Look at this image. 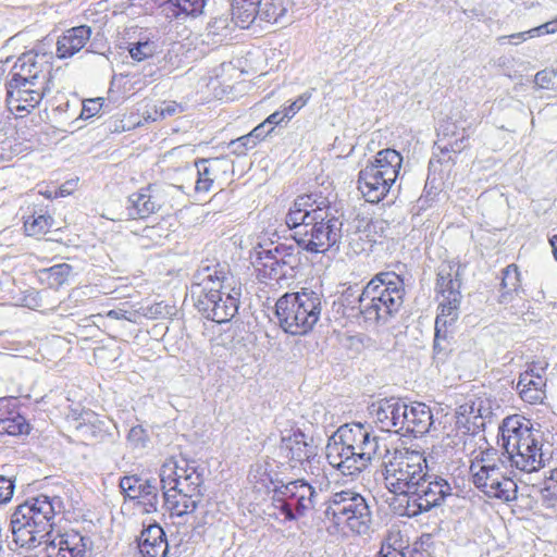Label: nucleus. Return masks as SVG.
Segmentation results:
<instances>
[{
	"label": "nucleus",
	"mask_w": 557,
	"mask_h": 557,
	"mask_svg": "<svg viewBox=\"0 0 557 557\" xmlns=\"http://www.w3.org/2000/svg\"><path fill=\"white\" fill-rule=\"evenodd\" d=\"M197 476V481L200 484L203 483L202 473L198 471V468L194 462H189L186 459H166L160 469V482L162 488L183 487L184 484H189V479Z\"/></svg>",
	"instance_id": "nucleus-21"
},
{
	"label": "nucleus",
	"mask_w": 557,
	"mask_h": 557,
	"mask_svg": "<svg viewBox=\"0 0 557 557\" xmlns=\"http://www.w3.org/2000/svg\"><path fill=\"white\" fill-rule=\"evenodd\" d=\"M83 420H84V421H88V422L91 424V426H88V425H87V424H85V423H79V424L77 425V429H78V430H82L84 433H86L89 429H94V428L96 426V424H95L96 422H100V421L95 417V414H94V413H91V412H85V413H84V417H83Z\"/></svg>",
	"instance_id": "nucleus-60"
},
{
	"label": "nucleus",
	"mask_w": 557,
	"mask_h": 557,
	"mask_svg": "<svg viewBox=\"0 0 557 557\" xmlns=\"http://www.w3.org/2000/svg\"><path fill=\"white\" fill-rule=\"evenodd\" d=\"M71 271L72 268L70 264L60 263L42 270L40 272V278L46 282L50 288H59L67 281Z\"/></svg>",
	"instance_id": "nucleus-38"
},
{
	"label": "nucleus",
	"mask_w": 557,
	"mask_h": 557,
	"mask_svg": "<svg viewBox=\"0 0 557 557\" xmlns=\"http://www.w3.org/2000/svg\"><path fill=\"white\" fill-rule=\"evenodd\" d=\"M127 440L134 447H144L147 442L145 429L140 425L133 426L127 434Z\"/></svg>",
	"instance_id": "nucleus-49"
},
{
	"label": "nucleus",
	"mask_w": 557,
	"mask_h": 557,
	"mask_svg": "<svg viewBox=\"0 0 557 557\" xmlns=\"http://www.w3.org/2000/svg\"><path fill=\"white\" fill-rule=\"evenodd\" d=\"M14 492V482L3 475H0V504L11 500Z\"/></svg>",
	"instance_id": "nucleus-52"
},
{
	"label": "nucleus",
	"mask_w": 557,
	"mask_h": 557,
	"mask_svg": "<svg viewBox=\"0 0 557 557\" xmlns=\"http://www.w3.org/2000/svg\"><path fill=\"white\" fill-rule=\"evenodd\" d=\"M502 445L511 466L524 472H535L544 467L540 432L529 420L515 414L503 420L499 426Z\"/></svg>",
	"instance_id": "nucleus-5"
},
{
	"label": "nucleus",
	"mask_w": 557,
	"mask_h": 557,
	"mask_svg": "<svg viewBox=\"0 0 557 557\" xmlns=\"http://www.w3.org/2000/svg\"><path fill=\"white\" fill-rule=\"evenodd\" d=\"M409 495L407 515L417 516L438 506L451 494L450 484L443 478L424 472Z\"/></svg>",
	"instance_id": "nucleus-14"
},
{
	"label": "nucleus",
	"mask_w": 557,
	"mask_h": 557,
	"mask_svg": "<svg viewBox=\"0 0 557 557\" xmlns=\"http://www.w3.org/2000/svg\"><path fill=\"white\" fill-rule=\"evenodd\" d=\"M458 423H469L478 425V419H486L492 416V408L488 400L476 398L470 403L460 405L457 409Z\"/></svg>",
	"instance_id": "nucleus-33"
},
{
	"label": "nucleus",
	"mask_w": 557,
	"mask_h": 557,
	"mask_svg": "<svg viewBox=\"0 0 557 557\" xmlns=\"http://www.w3.org/2000/svg\"><path fill=\"white\" fill-rule=\"evenodd\" d=\"M131 57L136 61H143L154 53V45L149 41L137 42L128 49Z\"/></svg>",
	"instance_id": "nucleus-45"
},
{
	"label": "nucleus",
	"mask_w": 557,
	"mask_h": 557,
	"mask_svg": "<svg viewBox=\"0 0 557 557\" xmlns=\"http://www.w3.org/2000/svg\"><path fill=\"white\" fill-rule=\"evenodd\" d=\"M462 141H434L433 156L438 162H445L453 159V154L460 152L463 147Z\"/></svg>",
	"instance_id": "nucleus-40"
},
{
	"label": "nucleus",
	"mask_w": 557,
	"mask_h": 557,
	"mask_svg": "<svg viewBox=\"0 0 557 557\" xmlns=\"http://www.w3.org/2000/svg\"><path fill=\"white\" fill-rule=\"evenodd\" d=\"M278 132H275L274 126H268L263 121L256 126L251 132L245 135H239L235 139H264L267 136H278Z\"/></svg>",
	"instance_id": "nucleus-43"
},
{
	"label": "nucleus",
	"mask_w": 557,
	"mask_h": 557,
	"mask_svg": "<svg viewBox=\"0 0 557 557\" xmlns=\"http://www.w3.org/2000/svg\"><path fill=\"white\" fill-rule=\"evenodd\" d=\"M323 507V521L330 532L369 533L372 512L360 493L351 488L332 492Z\"/></svg>",
	"instance_id": "nucleus-6"
},
{
	"label": "nucleus",
	"mask_w": 557,
	"mask_h": 557,
	"mask_svg": "<svg viewBox=\"0 0 557 557\" xmlns=\"http://www.w3.org/2000/svg\"><path fill=\"white\" fill-rule=\"evenodd\" d=\"M301 197H308V203L306 206L307 209L329 208L327 206H322L323 202L317 203L315 200H312L310 195H302Z\"/></svg>",
	"instance_id": "nucleus-63"
},
{
	"label": "nucleus",
	"mask_w": 557,
	"mask_h": 557,
	"mask_svg": "<svg viewBox=\"0 0 557 557\" xmlns=\"http://www.w3.org/2000/svg\"><path fill=\"white\" fill-rule=\"evenodd\" d=\"M401 163V154L395 149L386 148L379 151L374 161L369 165L376 168V170L382 172L383 176L391 178V181L395 183L398 177Z\"/></svg>",
	"instance_id": "nucleus-32"
},
{
	"label": "nucleus",
	"mask_w": 557,
	"mask_h": 557,
	"mask_svg": "<svg viewBox=\"0 0 557 557\" xmlns=\"http://www.w3.org/2000/svg\"><path fill=\"white\" fill-rule=\"evenodd\" d=\"M161 14L169 21L182 20L175 0H166L160 5Z\"/></svg>",
	"instance_id": "nucleus-53"
},
{
	"label": "nucleus",
	"mask_w": 557,
	"mask_h": 557,
	"mask_svg": "<svg viewBox=\"0 0 557 557\" xmlns=\"http://www.w3.org/2000/svg\"><path fill=\"white\" fill-rule=\"evenodd\" d=\"M29 424L10 399L0 400V435L27 434Z\"/></svg>",
	"instance_id": "nucleus-25"
},
{
	"label": "nucleus",
	"mask_w": 557,
	"mask_h": 557,
	"mask_svg": "<svg viewBox=\"0 0 557 557\" xmlns=\"http://www.w3.org/2000/svg\"><path fill=\"white\" fill-rule=\"evenodd\" d=\"M547 362H533L529 364L528 369L524 372H531V374L543 375L547 369Z\"/></svg>",
	"instance_id": "nucleus-62"
},
{
	"label": "nucleus",
	"mask_w": 557,
	"mask_h": 557,
	"mask_svg": "<svg viewBox=\"0 0 557 557\" xmlns=\"http://www.w3.org/2000/svg\"><path fill=\"white\" fill-rule=\"evenodd\" d=\"M553 76H555V74L553 72L540 71L536 73L534 82L541 88H548Z\"/></svg>",
	"instance_id": "nucleus-57"
},
{
	"label": "nucleus",
	"mask_w": 557,
	"mask_h": 557,
	"mask_svg": "<svg viewBox=\"0 0 557 557\" xmlns=\"http://www.w3.org/2000/svg\"><path fill=\"white\" fill-rule=\"evenodd\" d=\"M404 420L400 434H413L414 436L428 433L434 423L430 407L422 403L407 404Z\"/></svg>",
	"instance_id": "nucleus-24"
},
{
	"label": "nucleus",
	"mask_w": 557,
	"mask_h": 557,
	"mask_svg": "<svg viewBox=\"0 0 557 557\" xmlns=\"http://www.w3.org/2000/svg\"><path fill=\"white\" fill-rule=\"evenodd\" d=\"M194 287L199 289L197 307L207 319L225 323L237 313L240 288L219 264L199 269L195 274Z\"/></svg>",
	"instance_id": "nucleus-2"
},
{
	"label": "nucleus",
	"mask_w": 557,
	"mask_h": 557,
	"mask_svg": "<svg viewBox=\"0 0 557 557\" xmlns=\"http://www.w3.org/2000/svg\"><path fill=\"white\" fill-rule=\"evenodd\" d=\"M299 261L294 247L277 245L273 249H262L258 252L256 269L261 277L278 282L293 277Z\"/></svg>",
	"instance_id": "nucleus-13"
},
{
	"label": "nucleus",
	"mask_w": 557,
	"mask_h": 557,
	"mask_svg": "<svg viewBox=\"0 0 557 557\" xmlns=\"http://www.w3.org/2000/svg\"><path fill=\"white\" fill-rule=\"evenodd\" d=\"M380 438L361 423L339 426L325 447L327 462L344 476L360 474L384 454Z\"/></svg>",
	"instance_id": "nucleus-1"
},
{
	"label": "nucleus",
	"mask_w": 557,
	"mask_h": 557,
	"mask_svg": "<svg viewBox=\"0 0 557 557\" xmlns=\"http://www.w3.org/2000/svg\"><path fill=\"white\" fill-rule=\"evenodd\" d=\"M405 296L403 278L395 272L376 274L357 298L356 314L370 325H383L400 310ZM355 310V307L351 308Z\"/></svg>",
	"instance_id": "nucleus-3"
},
{
	"label": "nucleus",
	"mask_w": 557,
	"mask_h": 557,
	"mask_svg": "<svg viewBox=\"0 0 557 557\" xmlns=\"http://www.w3.org/2000/svg\"><path fill=\"white\" fill-rule=\"evenodd\" d=\"M28 82L12 78L5 84L7 102L11 110L18 112H30L42 100L45 94L49 90L45 85H30Z\"/></svg>",
	"instance_id": "nucleus-17"
},
{
	"label": "nucleus",
	"mask_w": 557,
	"mask_h": 557,
	"mask_svg": "<svg viewBox=\"0 0 557 557\" xmlns=\"http://www.w3.org/2000/svg\"><path fill=\"white\" fill-rule=\"evenodd\" d=\"M107 318L115 319V320H126L132 323H136L139 318V311L137 310H127L124 308H116L109 310L106 313Z\"/></svg>",
	"instance_id": "nucleus-48"
},
{
	"label": "nucleus",
	"mask_w": 557,
	"mask_h": 557,
	"mask_svg": "<svg viewBox=\"0 0 557 557\" xmlns=\"http://www.w3.org/2000/svg\"><path fill=\"white\" fill-rule=\"evenodd\" d=\"M160 115L172 116L183 111V107L175 101H163L158 109Z\"/></svg>",
	"instance_id": "nucleus-55"
},
{
	"label": "nucleus",
	"mask_w": 557,
	"mask_h": 557,
	"mask_svg": "<svg viewBox=\"0 0 557 557\" xmlns=\"http://www.w3.org/2000/svg\"><path fill=\"white\" fill-rule=\"evenodd\" d=\"M342 225L330 208H318L312 222L305 223L298 228V232L294 233V239L304 250L322 253L338 242Z\"/></svg>",
	"instance_id": "nucleus-10"
},
{
	"label": "nucleus",
	"mask_w": 557,
	"mask_h": 557,
	"mask_svg": "<svg viewBox=\"0 0 557 557\" xmlns=\"http://www.w3.org/2000/svg\"><path fill=\"white\" fill-rule=\"evenodd\" d=\"M128 202V215L133 219H144L160 207V203L152 196L150 188L133 194L129 196Z\"/></svg>",
	"instance_id": "nucleus-30"
},
{
	"label": "nucleus",
	"mask_w": 557,
	"mask_h": 557,
	"mask_svg": "<svg viewBox=\"0 0 557 557\" xmlns=\"http://www.w3.org/2000/svg\"><path fill=\"white\" fill-rule=\"evenodd\" d=\"M394 182L382 175V172L371 165H367L359 172L358 189L366 201L379 203L388 194Z\"/></svg>",
	"instance_id": "nucleus-22"
},
{
	"label": "nucleus",
	"mask_w": 557,
	"mask_h": 557,
	"mask_svg": "<svg viewBox=\"0 0 557 557\" xmlns=\"http://www.w3.org/2000/svg\"><path fill=\"white\" fill-rule=\"evenodd\" d=\"M138 548L143 557H166L169 545L163 529L150 524L141 532Z\"/></svg>",
	"instance_id": "nucleus-26"
},
{
	"label": "nucleus",
	"mask_w": 557,
	"mask_h": 557,
	"mask_svg": "<svg viewBox=\"0 0 557 557\" xmlns=\"http://www.w3.org/2000/svg\"><path fill=\"white\" fill-rule=\"evenodd\" d=\"M77 182L78 180L75 178V180H70V181H66L64 184H62L55 191H54V196L55 197H65V196H69L71 195L76 186H77Z\"/></svg>",
	"instance_id": "nucleus-56"
},
{
	"label": "nucleus",
	"mask_w": 557,
	"mask_h": 557,
	"mask_svg": "<svg viewBox=\"0 0 557 557\" xmlns=\"http://www.w3.org/2000/svg\"><path fill=\"white\" fill-rule=\"evenodd\" d=\"M275 312L281 327L292 335H305L320 319L322 294L308 288L278 298Z\"/></svg>",
	"instance_id": "nucleus-7"
},
{
	"label": "nucleus",
	"mask_w": 557,
	"mask_h": 557,
	"mask_svg": "<svg viewBox=\"0 0 557 557\" xmlns=\"http://www.w3.org/2000/svg\"><path fill=\"white\" fill-rule=\"evenodd\" d=\"M280 451L288 459L292 468L300 467L308 474L319 475L318 447L300 429L282 432Z\"/></svg>",
	"instance_id": "nucleus-12"
},
{
	"label": "nucleus",
	"mask_w": 557,
	"mask_h": 557,
	"mask_svg": "<svg viewBox=\"0 0 557 557\" xmlns=\"http://www.w3.org/2000/svg\"><path fill=\"white\" fill-rule=\"evenodd\" d=\"M198 180L196 182V190L197 191H208L212 184V180L209 177V171L206 166L201 170L198 168L197 170Z\"/></svg>",
	"instance_id": "nucleus-54"
},
{
	"label": "nucleus",
	"mask_w": 557,
	"mask_h": 557,
	"mask_svg": "<svg viewBox=\"0 0 557 557\" xmlns=\"http://www.w3.org/2000/svg\"><path fill=\"white\" fill-rule=\"evenodd\" d=\"M504 469V462L495 450L481 451L470 466L472 482L487 497L511 502L516 498L517 484Z\"/></svg>",
	"instance_id": "nucleus-9"
},
{
	"label": "nucleus",
	"mask_w": 557,
	"mask_h": 557,
	"mask_svg": "<svg viewBox=\"0 0 557 557\" xmlns=\"http://www.w3.org/2000/svg\"><path fill=\"white\" fill-rule=\"evenodd\" d=\"M47 557H92V541L88 535L70 530L46 542Z\"/></svg>",
	"instance_id": "nucleus-16"
},
{
	"label": "nucleus",
	"mask_w": 557,
	"mask_h": 557,
	"mask_svg": "<svg viewBox=\"0 0 557 557\" xmlns=\"http://www.w3.org/2000/svg\"><path fill=\"white\" fill-rule=\"evenodd\" d=\"M22 144L12 145V141H0V162L9 161L14 154L22 152Z\"/></svg>",
	"instance_id": "nucleus-51"
},
{
	"label": "nucleus",
	"mask_w": 557,
	"mask_h": 557,
	"mask_svg": "<svg viewBox=\"0 0 557 557\" xmlns=\"http://www.w3.org/2000/svg\"><path fill=\"white\" fill-rule=\"evenodd\" d=\"M260 4L261 0H233L232 22L240 28H248L259 18Z\"/></svg>",
	"instance_id": "nucleus-31"
},
{
	"label": "nucleus",
	"mask_w": 557,
	"mask_h": 557,
	"mask_svg": "<svg viewBox=\"0 0 557 557\" xmlns=\"http://www.w3.org/2000/svg\"><path fill=\"white\" fill-rule=\"evenodd\" d=\"M51 65L45 55H39L33 51L23 53L14 63L12 69V78L28 82L27 84H37L48 86Z\"/></svg>",
	"instance_id": "nucleus-19"
},
{
	"label": "nucleus",
	"mask_w": 557,
	"mask_h": 557,
	"mask_svg": "<svg viewBox=\"0 0 557 557\" xmlns=\"http://www.w3.org/2000/svg\"><path fill=\"white\" fill-rule=\"evenodd\" d=\"M380 557H405L404 552L392 546H382Z\"/></svg>",
	"instance_id": "nucleus-61"
},
{
	"label": "nucleus",
	"mask_w": 557,
	"mask_h": 557,
	"mask_svg": "<svg viewBox=\"0 0 557 557\" xmlns=\"http://www.w3.org/2000/svg\"><path fill=\"white\" fill-rule=\"evenodd\" d=\"M60 497L39 495L17 506L11 516L14 542L21 547L34 548L52 536L53 520L61 511Z\"/></svg>",
	"instance_id": "nucleus-4"
},
{
	"label": "nucleus",
	"mask_w": 557,
	"mask_h": 557,
	"mask_svg": "<svg viewBox=\"0 0 557 557\" xmlns=\"http://www.w3.org/2000/svg\"><path fill=\"white\" fill-rule=\"evenodd\" d=\"M182 20L197 17L203 12L205 0H175Z\"/></svg>",
	"instance_id": "nucleus-41"
},
{
	"label": "nucleus",
	"mask_w": 557,
	"mask_h": 557,
	"mask_svg": "<svg viewBox=\"0 0 557 557\" xmlns=\"http://www.w3.org/2000/svg\"><path fill=\"white\" fill-rule=\"evenodd\" d=\"M308 197H298L293 207L289 209L286 215V224L289 228H294V233L298 232V228L305 225V223L312 222L315 216L317 209H307Z\"/></svg>",
	"instance_id": "nucleus-34"
},
{
	"label": "nucleus",
	"mask_w": 557,
	"mask_h": 557,
	"mask_svg": "<svg viewBox=\"0 0 557 557\" xmlns=\"http://www.w3.org/2000/svg\"><path fill=\"white\" fill-rule=\"evenodd\" d=\"M284 121H287L283 110L282 111H276L274 113H272L271 115L268 116V119L264 121L268 126H274L275 129L276 128H281V124L284 122Z\"/></svg>",
	"instance_id": "nucleus-59"
},
{
	"label": "nucleus",
	"mask_w": 557,
	"mask_h": 557,
	"mask_svg": "<svg viewBox=\"0 0 557 557\" xmlns=\"http://www.w3.org/2000/svg\"><path fill=\"white\" fill-rule=\"evenodd\" d=\"M230 27V20L225 15L213 17L208 23V32L213 36H226Z\"/></svg>",
	"instance_id": "nucleus-47"
},
{
	"label": "nucleus",
	"mask_w": 557,
	"mask_h": 557,
	"mask_svg": "<svg viewBox=\"0 0 557 557\" xmlns=\"http://www.w3.org/2000/svg\"><path fill=\"white\" fill-rule=\"evenodd\" d=\"M292 0H261L259 20L272 24L283 23Z\"/></svg>",
	"instance_id": "nucleus-35"
},
{
	"label": "nucleus",
	"mask_w": 557,
	"mask_h": 557,
	"mask_svg": "<svg viewBox=\"0 0 557 557\" xmlns=\"http://www.w3.org/2000/svg\"><path fill=\"white\" fill-rule=\"evenodd\" d=\"M120 487L129 499H138L146 512H152L158 507V490L147 480L136 475L124 476L120 481Z\"/></svg>",
	"instance_id": "nucleus-23"
},
{
	"label": "nucleus",
	"mask_w": 557,
	"mask_h": 557,
	"mask_svg": "<svg viewBox=\"0 0 557 557\" xmlns=\"http://www.w3.org/2000/svg\"><path fill=\"white\" fill-rule=\"evenodd\" d=\"M53 219L42 210L24 216V231L28 236L45 235L52 226Z\"/></svg>",
	"instance_id": "nucleus-36"
},
{
	"label": "nucleus",
	"mask_w": 557,
	"mask_h": 557,
	"mask_svg": "<svg viewBox=\"0 0 557 557\" xmlns=\"http://www.w3.org/2000/svg\"><path fill=\"white\" fill-rule=\"evenodd\" d=\"M310 97V94L305 92L300 95L295 101H293L288 107L283 109L287 121H289L307 103Z\"/></svg>",
	"instance_id": "nucleus-50"
},
{
	"label": "nucleus",
	"mask_w": 557,
	"mask_h": 557,
	"mask_svg": "<svg viewBox=\"0 0 557 557\" xmlns=\"http://www.w3.org/2000/svg\"><path fill=\"white\" fill-rule=\"evenodd\" d=\"M91 36V28L87 25H81L67 29L57 42V57L66 59L84 48Z\"/></svg>",
	"instance_id": "nucleus-27"
},
{
	"label": "nucleus",
	"mask_w": 557,
	"mask_h": 557,
	"mask_svg": "<svg viewBox=\"0 0 557 557\" xmlns=\"http://www.w3.org/2000/svg\"><path fill=\"white\" fill-rule=\"evenodd\" d=\"M197 476H191L189 484L183 487L162 488L164 507L171 517H184L193 513L201 500V486Z\"/></svg>",
	"instance_id": "nucleus-15"
},
{
	"label": "nucleus",
	"mask_w": 557,
	"mask_h": 557,
	"mask_svg": "<svg viewBox=\"0 0 557 557\" xmlns=\"http://www.w3.org/2000/svg\"><path fill=\"white\" fill-rule=\"evenodd\" d=\"M556 32H557V17L549 22H546L540 26L533 27L529 30L516 33L510 36H502L498 38V41H499V44H504V41L507 38L523 41V40H527V38L539 37V36L547 35V34H555Z\"/></svg>",
	"instance_id": "nucleus-39"
},
{
	"label": "nucleus",
	"mask_w": 557,
	"mask_h": 557,
	"mask_svg": "<svg viewBox=\"0 0 557 557\" xmlns=\"http://www.w3.org/2000/svg\"><path fill=\"white\" fill-rule=\"evenodd\" d=\"M498 302L512 314H521L528 309L524 292L520 284V273L516 264H510L503 271Z\"/></svg>",
	"instance_id": "nucleus-20"
},
{
	"label": "nucleus",
	"mask_w": 557,
	"mask_h": 557,
	"mask_svg": "<svg viewBox=\"0 0 557 557\" xmlns=\"http://www.w3.org/2000/svg\"><path fill=\"white\" fill-rule=\"evenodd\" d=\"M317 493L305 480L281 483L273 488V506L286 520H295L313 508Z\"/></svg>",
	"instance_id": "nucleus-11"
},
{
	"label": "nucleus",
	"mask_w": 557,
	"mask_h": 557,
	"mask_svg": "<svg viewBox=\"0 0 557 557\" xmlns=\"http://www.w3.org/2000/svg\"><path fill=\"white\" fill-rule=\"evenodd\" d=\"M545 386L546 379L543 375L523 372L519 376L516 389L525 403L539 404L545 398Z\"/></svg>",
	"instance_id": "nucleus-28"
},
{
	"label": "nucleus",
	"mask_w": 557,
	"mask_h": 557,
	"mask_svg": "<svg viewBox=\"0 0 557 557\" xmlns=\"http://www.w3.org/2000/svg\"><path fill=\"white\" fill-rule=\"evenodd\" d=\"M460 299H442L440 300V313L435 320V326L447 330L458 318Z\"/></svg>",
	"instance_id": "nucleus-37"
},
{
	"label": "nucleus",
	"mask_w": 557,
	"mask_h": 557,
	"mask_svg": "<svg viewBox=\"0 0 557 557\" xmlns=\"http://www.w3.org/2000/svg\"><path fill=\"white\" fill-rule=\"evenodd\" d=\"M104 99L99 98H92V99H86L83 101V108L81 111V119L87 120L95 115H97L102 106H103Z\"/></svg>",
	"instance_id": "nucleus-46"
},
{
	"label": "nucleus",
	"mask_w": 557,
	"mask_h": 557,
	"mask_svg": "<svg viewBox=\"0 0 557 557\" xmlns=\"http://www.w3.org/2000/svg\"><path fill=\"white\" fill-rule=\"evenodd\" d=\"M550 245L553 247L554 256L557 260V235L553 236V238L550 239Z\"/></svg>",
	"instance_id": "nucleus-64"
},
{
	"label": "nucleus",
	"mask_w": 557,
	"mask_h": 557,
	"mask_svg": "<svg viewBox=\"0 0 557 557\" xmlns=\"http://www.w3.org/2000/svg\"><path fill=\"white\" fill-rule=\"evenodd\" d=\"M544 506L557 508V471L549 478L545 486L540 490Z\"/></svg>",
	"instance_id": "nucleus-42"
},
{
	"label": "nucleus",
	"mask_w": 557,
	"mask_h": 557,
	"mask_svg": "<svg viewBox=\"0 0 557 557\" xmlns=\"http://www.w3.org/2000/svg\"><path fill=\"white\" fill-rule=\"evenodd\" d=\"M380 460L384 467L386 488L399 495L409 496L417 486L416 483L422 480L424 469L428 467V460L422 453L408 448L391 453L386 445Z\"/></svg>",
	"instance_id": "nucleus-8"
},
{
	"label": "nucleus",
	"mask_w": 557,
	"mask_h": 557,
	"mask_svg": "<svg viewBox=\"0 0 557 557\" xmlns=\"http://www.w3.org/2000/svg\"><path fill=\"white\" fill-rule=\"evenodd\" d=\"M163 309H164V306H162V304H156L150 307L143 308V312L139 313V317L144 315V317H147L150 319H156L159 315L163 314Z\"/></svg>",
	"instance_id": "nucleus-58"
},
{
	"label": "nucleus",
	"mask_w": 557,
	"mask_h": 557,
	"mask_svg": "<svg viewBox=\"0 0 557 557\" xmlns=\"http://www.w3.org/2000/svg\"><path fill=\"white\" fill-rule=\"evenodd\" d=\"M407 403L399 398H384L373 403L370 413L382 431L401 433Z\"/></svg>",
	"instance_id": "nucleus-18"
},
{
	"label": "nucleus",
	"mask_w": 557,
	"mask_h": 557,
	"mask_svg": "<svg viewBox=\"0 0 557 557\" xmlns=\"http://www.w3.org/2000/svg\"><path fill=\"white\" fill-rule=\"evenodd\" d=\"M457 272L450 264H443L440 267L436 280V292L442 296V299H461L460 282L457 278Z\"/></svg>",
	"instance_id": "nucleus-29"
},
{
	"label": "nucleus",
	"mask_w": 557,
	"mask_h": 557,
	"mask_svg": "<svg viewBox=\"0 0 557 557\" xmlns=\"http://www.w3.org/2000/svg\"><path fill=\"white\" fill-rule=\"evenodd\" d=\"M448 330H444L435 326V338L433 344V351L435 358H442L446 356L448 350Z\"/></svg>",
	"instance_id": "nucleus-44"
}]
</instances>
